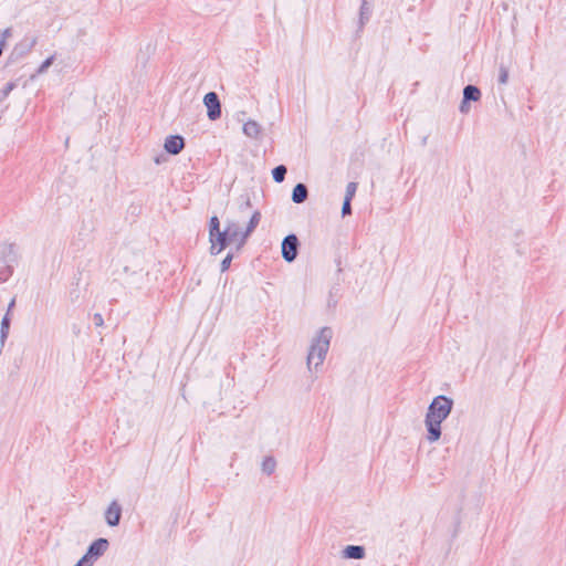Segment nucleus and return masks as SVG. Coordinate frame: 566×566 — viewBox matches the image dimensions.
<instances>
[{
  "instance_id": "obj_29",
  "label": "nucleus",
  "mask_w": 566,
  "mask_h": 566,
  "mask_svg": "<svg viewBox=\"0 0 566 566\" xmlns=\"http://www.w3.org/2000/svg\"><path fill=\"white\" fill-rule=\"evenodd\" d=\"M352 200L344 199L343 207H342V214L343 217L349 216L352 213Z\"/></svg>"
},
{
  "instance_id": "obj_12",
  "label": "nucleus",
  "mask_w": 566,
  "mask_h": 566,
  "mask_svg": "<svg viewBox=\"0 0 566 566\" xmlns=\"http://www.w3.org/2000/svg\"><path fill=\"white\" fill-rule=\"evenodd\" d=\"M365 555V547L360 545H348L343 551V557L348 559H363Z\"/></svg>"
},
{
  "instance_id": "obj_28",
  "label": "nucleus",
  "mask_w": 566,
  "mask_h": 566,
  "mask_svg": "<svg viewBox=\"0 0 566 566\" xmlns=\"http://www.w3.org/2000/svg\"><path fill=\"white\" fill-rule=\"evenodd\" d=\"M233 255L231 253H228V255L222 260L220 264L221 272H226L231 264Z\"/></svg>"
},
{
  "instance_id": "obj_18",
  "label": "nucleus",
  "mask_w": 566,
  "mask_h": 566,
  "mask_svg": "<svg viewBox=\"0 0 566 566\" xmlns=\"http://www.w3.org/2000/svg\"><path fill=\"white\" fill-rule=\"evenodd\" d=\"M275 468H276L275 459L273 457H265L262 462V471L265 474L271 475L275 471Z\"/></svg>"
},
{
  "instance_id": "obj_35",
  "label": "nucleus",
  "mask_w": 566,
  "mask_h": 566,
  "mask_svg": "<svg viewBox=\"0 0 566 566\" xmlns=\"http://www.w3.org/2000/svg\"><path fill=\"white\" fill-rule=\"evenodd\" d=\"M3 46H4V41H3V40H1V41H0V55H1V54H2V52H3Z\"/></svg>"
},
{
  "instance_id": "obj_31",
  "label": "nucleus",
  "mask_w": 566,
  "mask_h": 566,
  "mask_svg": "<svg viewBox=\"0 0 566 566\" xmlns=\"http://www.w3.org/2000/svg\"><path fill=\"white\" fill-rule=\"evenodd\" d=\"M93 321H94L95 326H97V327H101L104 324L103 316L99 313H95L94 314Z\"/></svg>"
},
{
  "instance_id": "obj_8",
  "label": "nucleus",
  "mask_w": 566,
  "mask_h": 566,
  "mask_svg": "<svg viewBox=\"0 0 566 566\" xmlns=\"http://www.w3.org/2000/svg\"><path fill=\"white\" fill-rule=\"evenodd\" d=\"M185 147V139L180 135H170L165 139L164 148L168 154L178 155Z\"/></svg>"
},
{
  "instance_id": "obj_23",
  "label": "nucleus",
  "mask_w": 566,
  "mask_h": 566,
  "mask_svg": "<svg viewBox=\"0 0 566 566\" xmlns=\"http://www.w3.org/2000/svg\"><path fill=\"white\" fill-rule=\"evenodd\" d=\"M220 230V221L217 216H212L209 222V235Z\"/></svg>"
},
{
  "instance_id": "obj_2",
  "label": "nucleus",
  "mask_w": 566,
  "mask_h": 566,
  "mask_svg": "<svg viewBox=\"0 0 566 566\" xmlns=\"http://www.w3.org/2000/svg\"><path fill=\"white\" fill-rule=\"evenodd\" d=\"M332 336V329L329 327H323L319 329L317 336L312 340L307 355V367L310 370L313 365L314 368H317L323 364L329 348Z\"/></svg>"
},
{
  "instance_id": "obj_4",
  "label": "nucleus",
  "mask_w": 566,
  "mask_h": 566,
  "mask_svg": "<svg viewBox=\"0 0 566 566\" xmlns=\"http://www.w3.org/2000/svg\"><path fill=\"white\" fill-rule=\"evenodd\" d=\"M298 247H300V242H298L297 237L293 233L287 234L283 239L282 245H281L282 258L289 263L293 262L297 256Z\"/></svg>"
},
{
  "instance_id": "obj_3",
  "label": "nucleus",
  "mask_w": 566,
  "mask_h": 566,
  "mask_svg": "<svg viewBox=\"0 0 566 566\" xmlns=\"http://www.w3.org/2000/svg\"><path fill=\"white\" fill-rule=\"evenodd\" d=\"M17 253L13 244L0 245V283L7 282L13 274Z\"/></svg>"
},
{
  "instance_id": "obj_15",
  "label": "nucleus",
  "mask_w": 566,
  "mask_h": 566,
  "mask_svg": "<svg viewBox=\"0 0 566 566\" xmlns=\"http://www.w3.org/2000/svg\"><path fill=\"white\" fill-rule=\"evenodd\" d=\"M243 133L250 138H258L261 133V126L255 120H248L243 125Z\"/></svg>"
},
{
  "instance_id": "obj_6",
  "label": "nucleus",
  "mask_w": 566,
  "mask_h": 566,
  "mask_svg": "<svg viewBox=\"0 0 566 566\" xmlns=\"http://www.w3.org/2000/svg\"><path fill=\"white\" fill-rule=\"evenodd\" d=\"M209 240L211 242V254H219L228 244L232 243L226 229L223 231L219 230L218 232H214L213 235L210 234Z\"/></svg>"
},
{
  "instance_id": "obj_24",
  "label": "nucleus",
  "mask_w": 566,
  "mask_h": 566,
  "mask_svg": "<svg viewBox=\"0 0 566 566\" xmlns=\"http://www.w3.org/2000/svg\"><path fill=\"white\" fill-rule=\"evenodd\" d=\"M509 80V70L504 65H500L499 69V83L500 84H506Z\"/></svg>"
},
{
  "instance_id": "obj_13",
  "label": "nucleus",
  "mask_w": 566,
  "mask_h": 566,
  "mask_svg": "<svg viewBox=\"0 0 566 566\" xmlns=\"http://www.w3.org/2000/svg\"><path fill=\"white\" fill-rule=\"evenodd\" d=\"M308 196L307 187L304 184H297L292 191V201L294 203H303Z\"/></svg>"
},
{
  "instance_id": "obj_1",
  "label": "nucleus",
  "mask_w": 566,
  "mask_h": 566,
  "mask_svg": "<svg viewBox=\"0 0 566 566\" xmlns=\"http://www.w3.org/2000/svg\"><path fill=\"white\" fill-rule=\"evenodd\" d=\"M453 400L444 395L437 396L430 402L424 418L428 431L427 440L430 443L441 438V423L452 411Z\"/></svg>"
},
{
  "instance_id": "obj_14",
  "label": "nucleus",
  "mask_w": 566,
  "mask_h": 566,
  "mask_svg": "<svg viewBox=\"0 0 566 566\" xmlns=\"http://www.w3.org/2000/svg\"><path fill=\"white\" fill-rule=\"evenodd\" d=\"M463 98L465 102H478L481 98V91L475 85H467L463 88Z\"/></svg>"
},
{
  "instance_id": "obj_7",
  "label": "nucleus",
  "mask_w": 566,
  "mask_h": 566,
  "mask_svg": "<svg viewBox=\"0 0 566 566\" xmlns=\"http://www.w3.org/2000/svg\"><path fill=\"white\" fill-rule=\"evenodd\" d=\"M109 543L106 538L95 539L87 548L85 556L95 563L107 551Z\"/></svg>"
},
{
  "instance_id": "obj_16",
  "label": "nucleus",
  "mask_w": 566,
  "mask_h": 566,
  "mask_svg": "<svg viewBox=\"0 0 566 566\" xmlns=\"http://www.w3.org/2000/svg\"><path fill=\"white\" fill-rule=\"evenodd\" d=\"M226 230L228 232V237L230 238L231 242H235L237 240H239V242L241 241L243 232L241 231V229L237 222L229 221L227 223Z\"/></svg>"
},
{
  "instance_id": "obj_32",
  "label": "nucleus",
  "mask_w": 566,
  "mask_h": 566,
  "mask_svg": "<svg viewBox=\"0 0 566 566\" xmlns=\"http://www.w3.org/2000/svg\"><path fill=\"white\" fill-rule=\"evenodd\" d=\"M469 103H470V102H465V99H464V98H462V102H461L460 107H459V109H460V112H461L462 114H467V113H469V111H470V105H469Z\"/></svg>"
},
{
  "instance_id": "obj_21",
  "label": "nucleus",
  "mask_w": 566,
  "mask_h": 566,
  "mask_svg": "<svg viewBox=\"0 0 566 566\" xmlns=\"http://www.w3.org/2000/svg\"><path fill=\"white\" fill-rule=\"evenodd\" d=\"M35 43H36V39L34 38V39H32V41L29 44H25V45L19 44L14 48V53L19 52V54L22 55V54L29 52L35 45Z\"/></svg>"
},
{
  "instance_id": "obj_33",
  "label": "nucleus",
  "mask_w": 566,
  "mask_h": 566,
  "mask_svg": "<svg viewBox=\"0 0 566 566\" xmlns=\"http://www.w3.org/2000/svg\"><path fill=\"white\" fill-rule=\"evenodd\" d=\"M14 305H15V298H12L11 302L9 303V305H8V310H7L8 315H10V312L12 311Z\"/></svg>"
},
{
  "instance_id": "obj_19",
  "label": "nucleus",
  "mask_w": 566,
  "mask_h": 566,
  "mask_svg": "<svg viewBox=\"0 0 566 566\" xmlns=\"http://www.w3.org/2000/svg\"><path fill=\"white\" fill-rule=\"evenodd\" d=\"M287 172V169L284 165H279L272 170V177L275 182L280 184L283 182L285 179V175Z\"/></svg>"
},
{
  "instance_id": "obj_27",
  "label": "nucleus",
  "mask_w": 566,
  "mask_h": 566,
  "mask_svg": "<svg viewBox=\"0 0 566 566\" xmlns=\"http://www.w3.org/2000/svg\"><path fill=\"white\" fill-rule=\"evenodd\" d=\"M242 201L239 205L240 212H244L245 210L251 208V199L249 196L241 197Z\"/></svg>"
},
{
  "instance_id": "obj_9",
  "label": "nucleus",
  "mask_w": 566,
  "mask_h": 566,
  "mask_svg": "<svg viewBox=\"0 0 566 566\" xmlns=\"http://www.w3.org/2000/svg\"><path fill=\"white\" fill-rule=\"evenodd\" d=\"M122 517V506L117 501H113L105 512L106 523L109 526H117Z\"/></svg>"
},
{
  "instance_id": "obj_20",
  "label": "nucleus",
  "mask_w": 566,
  "mask_h": 566,
  "mask_svg": "<svg viewBox=\"0 0 566 566\" xmlns=\"http://www.w3.org/2000/svg\"><path fill=\"white\" fill-rule=\"evenodd\" d=\"M370 13H371V9H370L368 1L363 0V3L360 6V12H359V15H360L359 20H360L361 25L365 23V21H367L369 19Z\"/></svg>"
},
{
  "instance_id": "obj_25",
  "label": "nucleus",
  "mask_w": 566,
  "mask_h": 566,
  "mask_svg": "<svg viewBox=\"0 0 566 566\" xmlns=\"http://www.w3.org/2000/svg\"><path fill=\"white\" fill-rule=\"evenodd\" d=\"M356 190H357V184L353 182V181L348 182L347 186H346V193H345V198L344 199L352 200L353 197L356 193Z\"/></svg>"
},
{
  "instance_id": "obj_10",
  "label": "nucleus",
  "mask_w": 566,
  "mask_h": 566,
  "mask_svg": "<svg viewBox=\"0 0 566 566\" xmlns=\"http://www.w3.org/2000/svg\"><path fill=\"white\" fill-rule=\"evenodd\" d=\"M260 220H261V212L259 210H255L250 218V221L248 223L245 231L242 233V239H241L240 243L238 244V249H240L245 243V240L259 226Z\"/></svg>"
},
{
  "instance_id": "obj_34",
  "label": "nucleus",
  "mask_w": 566,
  "mask_h": 566,
  "mask_svg": "<svg viewBox=\"0 0 566 566\" xmlns=\"http://www.w3.org/2000/svg\"><path fill=\"white\" fill-rule=\"evenodd\" d=\"M10 35H11V31H10V29H6V30L3 31V33H2V36H3V39H2V40L4 41V40H6V38H8V36H10Z\"/></svg>"
},
{
  "instance_id": "obj_26",
  "label": "nucleus",
  "mask_w": 566,
  "mask_h": 566,
  "mask_svg": "<svg viewBox=\"0 0 566 566\" xmlns=\"http://www.w3.org/2000/svg\"><path fill=\"white\" fill-rule=\"evenodd\" d=\"M53 62H54V55H51L46 60H44L36 71L38 74H42V73L46 72V70L53 64Z\"/></svg>"
},
{
  "instance_id": "obj_17",
  "label": "nucleus",
  "mask_w": 566,
  "mask_h": 566,
  "mask_svg": "<svg viewBox=\"0 0 566 566\" xmlns=\"http://www.w3.org/2000/svg\"><path fill=\"white\" fill-rule=\"evenodd\" d=\"M10 324H11L10 316L8 315V313H6V315L3 316L2 321H1V328H0L1 345H3L6 339L8 338L9 331H10Z\"/></svg>"
},
{
  "instance_id": "obj_5",
  "label": "nucleus",
  "mask_w": 566,
  "mask_h": 566,
  "mask_svg": "<svg viewBox=\"0 0 566 566\" xmlns=\"http://www.w3.org/2000/svg\"><path fill=\"white\" fill-rule=\"evenodd\" d=\"M203 104L207 107V115L210 120L221 117V103L216 92H209L203 97Z\"/></svg>"
},
{
  "instance_id": "obj_11",
  "label": "nucleus",
  "mask_w": 566,
  "mask_h": 566,
  "mask_svg": "<svg viewBox=\"0 0 566 566\" xmlns=\"http://www.w3.org/2000/svg\"><path fill=\"white\" fill-rule=\"evenodd\" d=\"M260 220H261V212L259 210H255L250 218V221L248 223L245 231L242 233V239H241L240 243L238 244V249H240L245 243V240L259 226Z\"/></svg>"
},
{
  "instance_id": "obj_30",
  "label": "nucleus",
  "mask_w": 566,
  "mask_h": 566,
  "mask_svg": "<svg viewBox=\"0 0 566 566\" xmlns=\"http://www.w3.org/2000/svg\"><path fill=\"white\" fill-rule=\"evenodd\" d=\"M93 564L94 563L84 555L74 566H93Z\"/></svg>"
},
{
  "instance_id": "obj_22",
  "label": "nucleus",
  "mask_w": 566,
  "mask_h": 566,
  "mask_svg": "<svg viewBox=\"0 0 566 566\" xmlns=\"http://www.w3.org/2000/svg\"><path fill=\"white\" fill-rule=\"evenodd\" d=\"M15 83L9 82L7 83L3 88L0 91V102L4 101L9 94L14 90Z\"/></svg>"
}]
</instances>
